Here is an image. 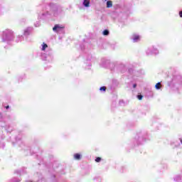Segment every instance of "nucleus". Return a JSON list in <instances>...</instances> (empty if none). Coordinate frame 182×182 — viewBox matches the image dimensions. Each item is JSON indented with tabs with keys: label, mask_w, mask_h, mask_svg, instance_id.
<instances>
[{
	"label": "nucleus",
	"mask_w": 182,
	"mask_h": 182,
	"mask_svg": "<svg viewBox=\"0 0 182 182\" xmlns=\"http://www.w3.org/2000/svg\"><path fill=\"white\" fill-rule=\"evenodd\" d=\"M113 6V1H107V8H112Z\"/></svg>",
	"instance_id": "4"
},
{
	"label": "nucleus",
	"mask_w": 182,
	"mask_h": 182,
	"mask_svg": "<svg viewBox=\"0 0 182 182\" xmlns=\"http://www.w3.org/2000/svg\"><path fill=\"white\" fill-rule=\"evenodd\" d=\"M179 16L180 18H182V11L179 12Z\"/></svg>",
	"instance_id": "12"
},
{
	"label": "nucleus",
	"mask_w": 182,
	"mask_h": 182,
	"mask_svg": "<svg viewBox=\"0 0 182 182\" xmlns=\"http://www.w3.org/2000/svg\"><path fill=\"white\" fill-rule=\"evenodd\" d=\"M95 161H96V163H100V161H102V158H100V157H97V158L95 159Z\"/></svg>",
	"instance_id": "9"
},
{
	"label": "nucleus",
	"mask_w": 182,
	"mask_h": 182,
	"mask_svg": "<svg viewBox=\"0 0 182 182\" xmlns=\"http://www.w3.org/2000/svg\"><path fill=\"white\" fill-rule=\"evenodd\" d=\"M133 41H134V42H137L138 41H140V36L134 35Z\"/></svg>",
	"instance_id": "3"
},
{
	"label": "nucleus",
	"mask_w": 182,
	"mask_h": 182,
	"mask_svg": "<svg viewBox=\"0 0 182 182\" xmlns=\"http://www.w3.org/2000/svg\"><path fill=\"white\" fill-rule=\"evenodd\" d=\"M46 48H48V44L43 43L42 50H46Z\"/></svg>",
	"instance_id": "8"
},
{
	"label": "nucleus",
	"mask_w": 182,
	"mask_h": 182,
	"mask_svg": "<svg viewBox=\"0 0 182 182\" xmlns=\"http://www.w3.org/2000/svg\"><path fill=\"white\" fill-rule=\"evenodd\" d=\"M63 28H65V27H63V26H60L59 24H55L54 26V27L53 28V31L54 32H58L60 29H63Z\"/></svg>",
	"instance_id": "1"
},
{
	"label": "nucleus",
	"mask_w": 182,
	"mask_h": 182,
	"mask_svg": "<svg viewBox=\"0 0 182 182\" xmlns=\"http://www.w3.org/2000/svg\"><path fill=\"white\" fill-rule=\"evenodd\" d=\"M6 109H9V106L7 105V106L6 107Z\"/></svg>",
	"instance_id": "14"
},
{
	"label": "nucleus",
	"mask_w": 182,
	"mask_h": 182,
	"mask_svg": "<svg viewBox=\"0 0 182 182\" xmlns=\"http://www.w3.org/2000/svg\"><path fill=\"white\" fill-rule=\"evenodd\" d=\"M137 99H139V100H141L143 99V95H138Z\"/></svg>",
	"instance_id": "10"
},
{
	"label": "nucleus",
	"mask_w": 182,
	"mask_h": 182,
	"mask_svg": "<svg viewBox=\"0 0 182 182\" xmlns=\"http://www.w3.org/2000/svg\"><path fill=\"white\" fill-rule=\"evenodd\" d=\"M136 87H137V84H134V85H133V87H134V88H136Z\"/></svg>",
	"instance_id": "13"
},
{
	"label": "nucleus",
	"mask_w": 182,
	"mask_h": 182,
	"mask_svg": "<svg viewBox=\"0 0 182 182\" xmlns=\"http://www.w3.org/2000/svg\"><path fill=\"white\" fill-rule=\"evenodd\" d=\"M83 5L86 8H89V6H90V1H89V0H84Z\"/></svg>",
	"instance_id": "2"
},
{
	"label": "nucleus",
	"mask_w": 182,
	"mask_h": 182,
	"mask_svg": "<svg viewBox=\"0 0 182 182\" xmlns=\"http://www.w3.org/2000/svg\"><path fill=\"white\" fill-rule=\"evenodd\" d=\"M103 35H104L105 36H107V35H109V30H105V31H103Z\"/></svg>",
	"instance_id": "7"
},
{
	"label": "nucleus",
	"mask_w": 182,
	"mask_h": 182,
	"mask_svg": "<svg viewBox=\"0 0 182 182\" xmlns=\"http://www.w3.org/2000/svg\"><path fill=\"white\" fill-rule=\"evenodd\" d=\"M74 159H75V160H80V159H81L80 154H75Z\"/></svg>",
	"instance_id": "5"
},
{
	"label": "nucleus",
	"mask_w": 182,
	"mask_h": 182,
	"mask_svg": "<svg viewBox=\"0 0 182 182\" xmlns=\"http://www.w3.org/2000/svg\"><path fill=\"white\" fill-rule=\"evenodd\" d=\"M100 90H103V92H106V87H101Z\"/></svg>",
	"instance_id": "11"
},
{
	"label": "nucleus",
	"mask_w": 182,
	"mask_h": 182,
	"mask_svg": "<svg viewBox=\"0 0 182 182\" xmlns=\"http://www.w3.org/2000/svg\"><path fill=\"white\" fill-rule=\"evenodd\" d=\"M156 89H157V90H159V89H161V82H158L155 85Z\"/></svg>",
	"instance_id": "6"
}]
</instances>
